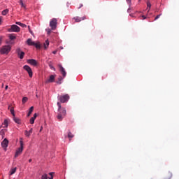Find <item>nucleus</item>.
<instances>
[{
	"label": "nucleus",
	"mask_w": 179,
	"mask_h": 179,
	"mask_svg": "<svg viewBox=\"0 0 179 179\" xmlns=\"http://www.w3.org/2000/svg\"><path fill=\"white\" fill-rule=\"evenodd\" d=\"M58 111L59 113L57 115V119L59 120V121H62L64 117L66 115V110L65 109V108H62V109L58 110Z\"/></svg>",
	"instance_id": "f257e3e1"
},
{
	"label": "nucleus",
	"mask_w": 179,
	"mask_h": 179,
	"mask_svg": "<svg viewBox=\"0 0 179 179\" xmlns=\"http://www.w3.org/2000/svg\"><path fill=\"white\" fill-rule=\"evenodd\" d=\"M10 50H12V47L10 45H4L0 49L1 54H9L10 52Z\"/></svg>",
	"instance_id": "f03ea898"
},
{
	"label": "nucleus",
	"mask_w": 179,
	"mask_h": 179,
	"mask_svg": "<svg viewBox=\"0 0 179 179\" xmlns=\"http://www.w3.org/2000/svg\"><path fill=\"white\" fill-rule=\"evenodd\" d=\"M57 24L58 20H57L56 18H52L50 22V27H51V30H55Z\"/></svg>",
	"instance_id": "7ed1b4c3"
},
{
	"label": "nucleus",
	"mask_w": 179,
	"mask_h": 179,
	"mask_svg": "<svg viewBox=\"0 0 179 179\" xmlns=\"http://www.w3.org/2000/svg\"><path fill=\"white\" fill-rule=\"evenodd\" d=\"M20 148H19L16 150L15 157H17L18 156H20V155H22V152H23V141H20Z\"/></svg>",
	"instance_id": "20e7f679"
},
{
	"label": "nucleus",
	"mask_w": 179,
	"mask_h": 179,
	"mask_svg": "<svg viewBox=\"0 0 179 179\" xmlns=\"http://www.w3.org/2000/svg\"><path fill=\"white\" fill-rule=\"evenodd\" d=\"M8 31H10V33L12 31L14 33H19V31H20V27L16 24H13L10 29H8Z\"/></svg>",
	"instance_id": "39448f33"
},
{
	"label": "nucleus",
	"mask_w": 179,
	"mask_h": 179,
	"mask_svg": "<svg viewBox=\"0 0 179 179\" xmlns=\"http://www.w3.org/2000/svg\"><path fill=\"white\" fill-rule=\"evenodd\" d=\"M23 68L24 71H27V72H28L29 78H33V71H31V68H30V66L27 65L24 66Z\"/></svg>",
	"instance_id": "423d86ee"
},
{
	"label": "nucleus",
	"mask_w": 179,
	"mask_h": 179,
	"mask_svg": "<svg viewBox=\"0 0 179 179\" xmlns=\"http://www.w3.org/2000/svg\"><path fill=\"white\" fill-rule=\"evenodd\" d=\"M59 100H60L61 103H66V101H68V100H69V95L65 94V95L61 96L59 97Z\"/></svg>",
	"instance_id": "0eeeda50"
},
{
	"label": "nucleus",
	"mask_w": 179,
	"mask_h": 179,
	"mask_svg": "<svg viewBox=\"0 0 179 179\" xmlns=\"http://www.w3.org/2000/svg\"><path fill=\"white\" fill-rule=\"evenodd\" d=\"M16 52L20 59H23L24 58V52H22L20 48H17L16 50Z\"/></svg>",
	"instance_id": "6e6552de"
},
{
	"label": "nucleus",
	"mask_w": 179,
	"mask_h": 179,
	"mask_svg": "<svg viewBox=\"0 0 179 179\" xmlns=\"http://www.w3.org/2000/svg\"><path fill=\"white\" fill-rule=\"evenodd\" d=\"M58 66L59 68V71H60L63 78H65V76H66V71H65V69L64 67H62V64H59Z\"/></svg>",
	"instance_id": "1a4fd4ad"
},
{
	"label": "nucleus",
	"mask_w": 179,
	"mask_h": 179,
	"mask_svg": "<svg viewBox=\"0 0 179 179\" xmlns=\"http://www.w3.org/2000/svg\"><path fill=\"white\" fill-rule=\"evenodd\" d=\"M55 75H51L48 80H46L45 83H52L55 82Z\"/></svg>",
	"instance_id": "9d476101"
},
{
	"label": "nucleus",
	"mask_w": 179,
	"mask_h": 179,
	"mask_svg": "<svg viewBox=\"0 0 179 179\" xmlns=\"http://www.w3.org/2000/svg\"><path fill=\"white\" fill-rule=\"evenodd\" d=\"M9 144V141L8 139L4 138V140L1 142V146L6 150V148H8V145Z\"/></svg>",
	"instance_id": "9b49d317"
},
{
	"label": "nucleus",
	"mask_w": 179,
	"mask_h": 179,
	"mask_svg": "<svg viewBox=\"0 0 179 179\" xmlns=\"http://www.w3.org/2000/svg\"><path fill=\"white\" fill-rule=\"evenodd\" d=\"M73 19L75 20V22H76L77 23H79V22H82V20H85L86 19V16H83L82 17H74Z\"/></svg>",
	"instance_id": "f8f14e48"
},
{
	"label": "nucleus",
	"mask_w": 179,
	"mask_h": 179,
	"mask_svg": "<svg viewBox=\"0 0 179 179\" xmlns=\"http://www.w3.org/2000/svg\"><path fill=\"white\" fill-rule=\"evenodd\" d=\"M27 62L28 64H30V65H33L34 66H36V65H37V61L33 59H28Z\"/></svg>",
	"instance_id": "ddd939ff"
},
{
	"label": "nucleus",
	"mask_w": 179,
	"mask_h": 179,
	"mask_svg": "<svg viewBox=\"0 0 179 179\" xmlns=\"http://www.w3.org/2000/svg\"><path fill=\"white\" fill-rule=\"evenodd\" d=\"M36 118H37V113H34V116L31 117V119L29 120L30 124H34V121L36 120Z\"/></svg>",
	"instance_id": "4468645a"
},
{
	"label": "nucleus",
	"mask_w": 179,
	"mask_h": 179,
	"mask_svg": "<svg viewBox=\"0 0 179 179\" xmlns=\"http://www.w3.org/2000/svg\"><path fill=\"white\" fill-rule=\"evenodd\" d=\"M13 121L16 123V124H22V120L20 119H19L18 117H13Z\"/></svg>",
	"instance_id": "2eb2a0df"
},
{
	"label": "nucleus",
	"mask_w": 179,
	"mask_h": 179,
	"mask_svg": "<svg viewBox=\"0 0 179 179\" xmlns=\"http://www.w3.org/2000/svg\"><path fill=\"white\" fill-rule=\"evenodd\" d=\"M171 177H173V173H171V172H168L165 175V179H171Z\"/></svg>",
	"instance_id": "dca6fc26"
},
{
	"label": "nucleus",
	"mask_w": 179,
	"mask_h": 179,
	"mask_svg": "<svg viewBox=\"0 0 179 179\" xmlns=\"http://www.w3.org/2000/svg\"><path fill=\"white\" fill-rule=\"evenodd\" d=\"M34 110V107L31 106L29 110V112L27 115V117H30V115H31V113H33V110Z\"/></svg>",
	"instance_id": "f3484780"
},
{
	"label": "nucleus",
	"mask_w": 179,
	"mask_h": 179,
	"mask_svg": "<svg viewBox=\"0 0 179 179\" xmlns=\"http://www.w3.org/2000/svg\"><path fill=\"white\" fill-rule=\"evenodd\" d=\"M16 170H17L16 167L11 169L10 171V176H13V174L16 173Z\"/></svg>",
	"instance_id": "a211bd4d"
},
{
	"label": "nucleus",
	"mask_w": 179,
	"mask_h": 179,
	"mask_svg": "<svg viewBox=\"0 0 179 179\" xmlns=\"http://www.w3.org/2000/svg\"><path fill=\"white\" fill-rule=\"evenodd\" d=\"M15 24H18V26H20L21 27H23V28L27 27V25H26V24H23L20 22H16Z\"/></svg>",
	"instance_id": "6ab92c4d"
},
{
	"label": "nucleus",
	"mask_w": 179,
	"mask_h": 179,
	"mask_svg": "<svg viewBox=\"0 0 179 179\" xmlns=\"http://www.w3.org/2000/svg\"><path fill=\"white\" fill-rule=\"evenodd\" d=\"M27 44L28 45H34V42H33V41L31 40V38H29L27 41Z\"/></svg>",
	"instance_id": "aec40b11"
},
{
	"label": "nucleus",
	"mask_w": 179,
	"mask_h": 179,
	"mask_svg": "<svg viewBox=\"0 0 179 179\" xmlns=\"http://www.w3.org/2000/svg\"><path fill=\"white\" fill-rule=\"evenodd\" d=\"M48 45H50V42L48 41V40H46L43 43L45 50H47V48H48Z\"/></svg>",
	"instance_id": "412c9836"
},
{
	"label": "nucleus",
	"mask_w": 179,
	"mask_h": 179,
	"mask_svg": "<svg viewBox=\"0 0 179 179\" xmlns=\"http://www.w3.org/2000/svg\"><path fill=\"white\" fill-rule=\"evenodd\" d=\"M64 77L59 76L56 83H57V85H61V83H62V80H64Z\"/></svg>",
	"instance_id": "4be33fe9"
},
{
	"label": "nucleus",
	"mask_w": 179,
	"mask_h": 179,
	"mask_svg": "<svg viewBox=\"0 0 179 179\" xmlns=\"http://www.w3.org/2000/svg\"><path fill=\"white\" fill-rule=\"evenodd\" d=\"M34 45L36 47V48H37V50H40V48H41V45L40 44L39 42H38L36 43L34 42Z\"/></svg>",
	"instance_id": "5701e85b"
},
{
	"label": "nucleus",
	"mask_w": 179,
	"mask_h": 179,
	"mask_svg": "<svg viewBox=\"0 0 179 179\" xmlns=\"http://www.w3.org/2000/svg\"><path fill=\"white\" fill-rule=\"evenodd\" d=\"M8 13H9V10L6 9L2 11L1 15H3V16H6V15H8Z\"/></svg>",
	"instance_id": "b1692460"
},
{
	"label": "nucleus",
	"mask_w": 179,
	"mask_h": 179,
	"mask_svg": "<svg viewBox=\"0 0 179 179\" xmlns=\"http://www.w3.org/2000/svg\"><path fill=\"white\" fill-rule=\"evenodd\" d=\"M152 7V4L150 3V1L147 2V10L149 12L150 10V8Z\"/></svg>",
	"instance_id": "393cba45"
},
{
	"label": "nucleus",
	"mask_w": 179,
	"mask_h": 179,
	"mask_svg": "<svg viewBox=\"0 0 179 179\" xmlns=\"http://www.w3.org/2000/svg\"><path fill=\"white\" fill-rule=\"evenodd\" d=\"M10 40H15L16 38V36H15V34H11L9 35Z\"/></svg>",
	"instance_id": "a878e982"
},
{
	"label": "nucleus",
	"mask_w": 179,
	"mask_h": 179,
	"mask_svg": "<svg viewBox=\"0 0 179 179\" xmlns=\"http://www.w3.org/2000/svg\"><path fill=\"white\" fill-rule=\"evenodd\" d=\"M75 136L73 134H72V132L69 131L68 133V138H69V139H72V138H73Z\"/></svg>",
	"instance_id": "bb28decb"
},
{
	"label": "nucleus",
	"mask_w": 179,
	"mask_h": 179,
	"mask_svg": "<svg viewBox=\"0 0 179 179\" xmlns=\"http://www.w3.org/2000/svg\"><path fill=\"white\" fill-rule=\"evenodd\" d=\"M3 128H8V120H5L3 123Z\"/></svg>",
	"instance_id": "cd10ccee"
},
{
	"label": "nucleus",
	"mask_w": 179,
	"mask_h": 179,
	"mask_svg": "<svg viewBox=\"0 0 179 179\" xmlns=\"http://www.w3.org/2000/svg\"><path fill=\"white\" fill-rule=\"evenodd\" d=\"M29 100V99L26 96L22 98V104H24L25 103H27V101Z\"/></svg>",
	"instance_id": "c85d7f7f"
},
{
	"label": "nucleus",
	"mask_w": 179,
	"mask_h": 179,
	"mask_svg": "<svg viewBox=\"0 0 179 179\" xmlns=\"http://www.w3.org/2000/svg\"><path fill=\"white\" fill-rule=\"evenodd\" d=\"M20 5H21L22 8H26V5L23 3V0H20Z\"/></svg>",
	"instance_id": "c756f323"
},
{
	"label": "nucleus",
	"mask_w": 179,
	"mask_h": 179,
	"mask_svg": "<svg viewBox=\"0 0 179 179\" xmlns=\"http://www.w3.org/2000/svg\"><path fill=\"white\" fill-rule=\"evenodd\" d=\"M41 179H48L47 173H44L43 175H42Z\"/></svg>",
	"instance_id": "7c9ffc66"
},
{
	"label": "nucleus",
	"mask_w": 179,
	"mask_h": 179,
	"mask_svg": "<svg viewBox=\"0 0 179 179\" xmlns=\"http://www.w3.org/2000/svg\"><path fill=\"white\" fill-rule=\"evenodd\" d=\"M25 136L29 138L30 136V135H31V134L29 133V131L26 130L24 131Z\"/></svg>",
	"instance_id": "2f4dec72"
},
{
	"label": "nucleus",
	"mask_w": 179,
	"mask_h": 179,
	"mask_svg": "<svg viewBox=\"0 0 179 179\" xmlns=\"http://www.w3.org/2000/svg\"><path fill=\"white\" fill-rule=\"evenodd\" d=\"M0 135L3 137V135H5V129H1L0 131Z\"/></svg>",
	"instance_id": "473e14b6"
},
{
	"label": "nucleus",
	"mask_w": 179,
	"mask_h": 179,
	"mask_svg": "<svg viewBox=\"0 0 179 179\" xmlns=\"http://www.w3.org/2000/svg\"><path fill=\"white\" fill-rule=\"evenodd\" d=\"M28 30H29V33H30L32 36L34 35V34L33 33V31H31V29H30V26H28Z\"/></svg>",
	"instance_id": "72a5a7b5"
},
{
	"label": "nucleus",
	"mask_w": 179,
	"mask_h": 179,
	"mask_svg": "<svg viewBox=\"0 0 179 179\" xmlns=\"http://www.w3.org/2000/svg\"><path fill=\"white\" fill-rule=\"evenodd\" d=\"M53 174H54V173H52V172H50V173H49V175L50 176V177L49 178V179H54Z\"/></svg>",
	"instance_id": "f704fd0d"
},
{
	"label": "nucleus",
	"mask_w": 179,
	"mask_h": 179,
	"mask_svg": "<svg viewBox=\"0 0 179 179\" xmlns=\"http://www.w3.org/2000/svg\"><path fill=\"white\" fill-rule=\"evenodd\" d=\"M57 106H58V110H61L62 108H61V103L57 102Z\"/></svg>",
	"instance_id": "c9c22d12"
},
{
	"label": "nucleus",
	"mask_w": 179,
	"mask_h": 179,
	"mask_svg": "<svg viewBox=\"0 0 179 179\" xmlns=\"http://www.w3.org/2000/svg\"><path fill=\"white\" fill-rule=\"evenodd\" d=\"M160 16H162V14L157 15L155 18V20H157V19H159V17H160Z\"/></svg>",
	"instance_id": "e433bc0d"
},
{
	"label": "nucleus",
	"mask_w": 179,
	"mask_h": 179,
	"mask_svg": "<svg viewBox=\"0 0 179 179\" xmlns=\"http://www.w3.org/2000/svg\"><path fill=\"white\" fill-rule=\"evenodd\" d=\"M46 31L48 32V34H51V29H47Z\"/></svg>",
	"instance_id": "4c0bfd02"
},
{
	"label": "nucleus",
	"mask_w": 179,
	"mask_h": 179,
	"mask_svg": "<svg viewBox=\"0 0 179 179\" xmlns=\"http://www.w3.org/2000/svg\"><path fill=\"white\" fill-rule=\"evenodd\" d=\"M49 66H50V69H52V71H55V66H53L52 65H50Z\"/></svg>",
	"instance_id": "58836bf2"
},
{
	"label": "nucleus",
	"mask_w": 179,
	"mask_h": 179,
	"mask_svg": "<svg viewBox=\"0 0 179 179\" xmlns=\"http://www.w3.org/2000/svg\"><path fill=\"white\" fill-rule=\"evenodd\" d=\"M10 111L11 113L15 112V110L13 109V107L10 108Z\"/></svg>",
	"instance_id": "ea45409f"
},
{
	"label": "nucleus",
	"mask_w": 179,
	"mask_h": 179,
	"mask_svg": "<svg viewBox=\"0 0 179 179\" xmlns=\"http://www.w3.org/2000/svg\"><path fill=\"white\" fill-rule=\"evenodd\" d=\"M28 132L31 134H33V128H31Z\"/></svg>",
	"instance_id": "a19ab883"
},
{
	"label": "nucleus",
	"mask_w": 179,
	"mask_h": 179,
	"mask_svg": "<svg viewBox=\"0 0 179 179\" xmlns=\"http://www.w3.org/2000/svg\"><path fill=\"white\" fill-rule=\"evenodd\" d=\"M129 5H131V0H126Z\"/></svg>",
	"instance_id": "79ce46f5"
},
{
	"label": "nucleus",
	"mask_w": 179,
	"mask_h": 179,
	"mask_svg": "<svg viewBox=\"0 0 179 179\" xmlns=\"http://www.w3.org/2000/svg\"><path fill=\"white\" fill-rule=\"evenodd\" d=\"M141 17H143V20H145V19H146V16L145 15H142Z\"/></svg>",
	"instance_id": "37998d69"
},
{
	"label": "nucleus",
	"mask_w": 179,
	"mask_h": 179,
	"mask_svg": "<svg viewBox=\"0 0 179 179\" xmlns=\"http://www.w3.org/2000/svg\"><path fill=\"white\" fill-rule=\"evenodd\" d=\"M2 44V36L0 37V45Z\"/></svg>",
	"instance_id": "c03bdc74"
},
{
	"label": "nucleus",
	"mask_w": 179,
	"mask_h": 179,
	"mask_svg": "<svg viewBox=\"0 0 179 179\" xmlns=\"http://www.w3.org/2000/svg\"><path fill=\"white\" fill-rule=\"evenodd\" d=\"M52 54H55V55L57 54V50L53 51Z\"/></svg>",
	"instance_id": "a18cd8bd"
},
{
	"label": "nucleus",
	"mask_w": 179,
	"mask_h": 179,
	"mask_svg": "<svg viewBox=\"0 0 179 179\" xmlns=\"http://www.w3.org/2000/svg\"><path fill=\"white\" fill-rule=\"evenodd\" d=\"M11 114H12V115H13V117H15V112L11 113Z\"/></svg>",
	"instance_id": "49530a36"
},
{
	"label": "nucleus",
	"mask_w": 179,
	"mask_h": 179,
	"mask_svg": "<svg viewBox=\"0 0 179 179\" xmlns=\"http://www.w3.org/2000/svg\"><path fill=\"white\" fill-rule=\"evenodd\" d=\"M11 114H12V115H13V117H15V112L11 113Z\"/></svg>",
	"instance_id": "de8ad7c7"
},
{
	"label": "nucleus",
	"mask_w": 179,
	"mask_h": 179,
	"mask_svg": "<svg viewBox=\"0 0 179 179\" xmlns=\"http://www.w3.org/2000/svg\"><path fill=\"white\" fill-rule=\"evenodd\" d=\"M1 22H2V17L0 16V24H1Z\"/></svg>",
	"instance_id": "09e8293b"
},
{
	"label": "nucleus",
	"mask_w": 179,
	"mask_h": 179,
	"mask_svg": "<svg viewBox=\"0 0 179 179\" xmlns=\"http://www.w3.org/2000/svg\"><path fill=\"white\" fill-rule=\"evenodd\" d=\"M82 6H83V4H80V6L78 8V9H80V8H82Z\"/></svg>",
	"instance_id": "8fccbe9b"
},
{
	"label": "nucleus",
	"mask_w": 179,
	"mask_h": 179,
	"mask_svg": "<svg viewBox=\"0 0 179 179\" xmlns=\"http://www.w3.org/2000/svg\"><path fill=\"white\" fill-rule=\"evenodd\" d=\"M8 85H6L5 87V90H8Z\"/></svg>",
	"instance_id": "3c124183"
},
{
	"label": "nucleus",
	"mask_w": 179,
	"mask_h": 179,
	"mask_svg": "<svg viewBox=\"0 0 179 179\" xmlns=\"http://www.w3.org/2000/svg\"><path fill=\"white\" fill-rule=\"evenodd\" d=\"M29 163H31V159L29 160Z\"/></svg>",
	"instance_id": "603ef678"
},
{
	"label": "nucleus",
	"mask_w": 179,
	"mask_h": 179,
	"mask_svg": "<svg viewBox=\"0 0 179 179\" xmlns=\"http://www.w3.org/2000/svg\"><path fill=\"white\" fill-rule=\"evenodd\" d=\"M43 129V127H41V131Z\"/></svg>",
	"instance_id": "864d4df0"
},
{
	"label": "nucleus",
	"mask_w": 179,
	"mask_h": 179,
	"mask_svg": "<svg viewBox=\"0 0 179 179\" xmlns=\"http://www.w3.org/2000/svg\"><path fill=\"white\" fill-rule=\"evenodd\" d=\"M2 87H3V85H2Z\"/></svg>",
	"instance_id": "5fc2aeb1"
}]
</instances>
